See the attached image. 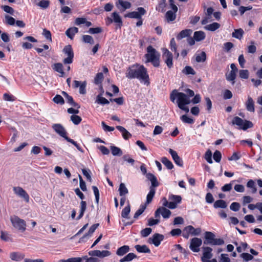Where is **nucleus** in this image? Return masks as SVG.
Segmentation results:
<instances>
[{
    "mask_svg": "<svg viewBox=\"0 0 262 262\" xmlns=\"http://www.w3.org/2000/svg\"><path fill=\"white\" fill-rule=\"evenodd\" d=\"M119 194L121 196H123L128 193V189L124 183H121L119 188Z\"/></svg>",
    "mask_w": 262,
    "mask_h": 262,
    "instance_id": "864d4df0",
    "label": "nucleus"
},
{
    "mask_svg": "<svg viewBox=\"0 0 262 262\" xmlns=\"http://www.w3.org/2000/svg\"><path fill=\"white\" fill-rule=\"evenodd\" d=\"M125 74L129 79L137 78L145 84L149 83L147 69L143 65L135 64L131 66L127 69Z\"/></svg>",
    "mask_w": 262,
    "mask_h": 262,
    "instance_id": "f03ea898",
    "label": "nucleus"
},
{
    "mask_svg": "<svg viewBox=\"0 0 262 262\" xmlns=\"http://www.w3.org/2000/svg\"><path fill=\"white\" fill-rule=\"evenodd\" d=\"M244 32L241 28L235 29L232 33V36L234 38L241 39L243 36Z\"/></svg>",
    "mask_w": 262,
    "mask_h": 262,
    "instance_id": "473e14b6",
    "label": "nucleus"
},
{
    "mask_svg": "<svg viewBox=\"0 0 262 262\" xmlns=\"http://www.w3.org/2000/svg\"><path fill=\"white\" fill-rule=\"evenodd\" d=\"M130 211V207L129 204H128L122 211L121 216L123 218L128 219V215Z\"/></svg>",
    "mask_w": 262,
    "mask_h": 262,
    "instance_id": "603ef678",
    "label": "nucleus"
},
{
    "mask_svg": "<svg viewBox=\"0 0 262 262\" xmlns=\"http://www.w3.org/2000/svg\"><path fill=\"white\" fill-rule=\"evenodd\" d=\"M78 32V29L76 27L69 28L66 32V34L70 38L73 39L74 35Z\"/></svg>",
    "mask_w": 262,
    "mask_h": 262,
    "instance_id": "e433bc0d",
    "label": "nucleus"
},
{
    "mask_svg": "<svg viewBox=\"0 0 262 262\" xmlns=\"http://www.w3.org/2000/svg\"><path fill=\"white\" fill-rule=\"evenodd\" d=\"M64 138L69 142L72 143L73 145H74L76 148L77 149L80 151V152H83V151L82 149V148L76 143V142H75V141H74L73 139L69 138L67 136H65L64 137Z\"/></svg>",
    "mask_w": 262,
    "mask_h": 262,
    "instance_id": "5fc2aeb1",
    "label": "nucleus"
},
{
    "mask_svg": "<svg viewBox=\"0 0 262 262\" xmlns=\"http://www.w3.org/2000/svg\"><path fill=\"white\" fill-rule=\"evenodd\" d=\"M82 40L84 43H90L93 45L94 43V40L93 38L89 35H84L82 37Z\"/></svg>",
    "mask_w": 262,
    "mask_h": 262,
    "instance_id": "3c124183",
    "label": "nucleus"
},
{
    "mask_svg": "<svg viewBox=\"0 0 262 262\" xmlns=\"http://www.w3.org/2000/svg\"><path fill=\"white\" fill-rule=\"evenodd\" d=\"M186 92L187 95L182 92H179L177 90H174L170 95V99L172 102H174L176 99H177L176 102L179 108L186 113H188L189 109L186 105L190 103V97L194 96V93L192 90L189 89L186 90Z\"/></svg>",
    "mask_w": 262,
    "mask_h": 262,
    "instance_id": "f257e3e1",
    "label": "nucleus"
},
{
    "mask_svg": "<svg viewBox=\"0 0 262 262\" xmlns=\"http://www.w3.org/2000/svg\"><path fill=\"white\" fill-rule=\"evenodd\" d=\"M63 53L67 56L63 60V62L64 64H71L73 61L74 58V52L71 45L66 46L62 50Z\"/></svg>",
    "mask_w": 262,
    "mask_h": 262,
    "instance_id": "423d86ee",
    "label": "nucleus"
},
{
    "mask_svg": "<svg viewBox=\"0 0 262 262\" xmlns=\"http://www.w3.org/2000/svg\"><path fill=\"white\" fill-rule=\"evenodd\" d=\"M99 226V224H95L93 225L90 228L88 232L86 234H85L80 239V240H82L83 238H86L89 236H91L92 234L95 232V230Z\"/></svg>",
    "mask_w": 262,
    "mask_h": 262,
    "instance_id": "f704fd0d",
    "label": "nucleus"
},
{
    "mask_svg": "<svg viewBox=\"0 0 262 262\" xmlns=\"http://www.w3.org/2000/svg\"><path fill=\"white\" fill-rule=\"evenodd\" d=\"M138 12L133 11L129 12L124 15L125 17H129L131 18L140 19L142 15H144L146 11L143 7H138L137 8Z\"/></svg>",
    "mask_w": 262,
    "mask_h": 262,
    "instance_id": "6e6552de",
    "label": "nucleus"
},
{
    "mask_svg": "<svg viewBox=\"0 0 262 262\" xmlns=\"http://www.w3.org/2000/svg\"><path fill=\"white\" fill-rule=\"evenodd\" d=\"M111 252L109 251L103 250H92L89 252V255L91 256H96L101 258L108 256L111 255Z\"/></svg>",
    "mask_w": 262,
    "mask_h": 262,
    "instance_id": "dca6fc26",
    "label": "nucleus"
},
{
    "mask_svg": "<svg viewBox=\"0 0 262 262\" xmlns=\"http://www.w3.org/2000/svg\"><path fill=\"white\" fill-rule=\"evenodd\" d=\"M62 94L64 96L68 103L70 104L73 106L77 107V108H80V105H78L77 103L75 102L73 98L71 96L69 95L66 92L64 91L62 92Z\"/></svg>",
    "mask_w": 262,
    "mask_h": 262,
    "instance_id": "b1692460",
    "label": "nucleus"
},
{
    "mask_svg": "<svg viewBox=\"0 0 262 262\" xmlns=\"http://www.w3.org/2000/svg\"><path fill=\"white\" fill-rule=\"evenodd\" d=\"M136 250L139 253H150V250L145 245H137L135 246Z\"/></svg>",
    "mask_w": 262,
    "mask_h": 262,
    "instance_id": "bb28decb",
    "label": "nucleus"
},
{
    "mask_svg": "<svg viewBox=\"0 0 262 262\" xmlns=\"http://www.w3.org/2000/svg\"><path fill=\"white\" fill-rule=\"evenodd\" d=\"M52 127L54 130L61 137L64 138L67 136L66 130L61 124L58 123L54 124Z\"/></svg>",
    "mask_w": 262,
    "mask_h": 262,
    "instance_id": "f3484780",
    "label": "nucleus"
},
{
    "mask_svg": "<svg viewBox=\"0 0 262 262\" xmlns=\"http://www.w3.org/2000/svg\"><path fill=\"white\" fill-rule=\"evenodd\" d=\"M146 177L147 179L151 182V185L150 187H152V188H155V187L159 186L157 179L155 175L151 173H148L146 174Z\"/></svg>",
    "mask_w": 262,
    "mask_h": 262,
    "instance_id": "4be33fe9",
    "label": "nucleus"
},
{
    "mask_svg": "<svg viewBox=\"0 0 262 262\" xmlns=\"http://www.w3.org/2000/svg\"><path fill=\"white\" fill-rule=\"evenodd\" d=\"M169 152L171 155L175 163L180 166H182L183 161L178 156L177 152L171 148L169 149Z\"/></svg>",
    "mask_w": 262,
    "mask_h": 262,
    "instance_id": "a211bd4d",
    "label": "nucleus"
},
{
    "mask_svg": "<svg viewBox=\"0 0 262 262\" xmlns=\"http://www.w3.org/2000/svg\"><path fill=\"white\" fill-rule=\"evenodd\" d=\"M245 105L246 109L248 111L250 112H254V102L250 96L248 97V99L245 103Z\"/></svg>",
    "mask_w": 262,
    "mask_h": 262,
    "instance_id": "6ab92c4d",
    "label": "nucleus"
},
{
    "mask_svg": "<svg viewBox=\"0 0 262 262\" xmlns=\"http://www.w3.org/2000/svg\"><path fill=\"white\" fill-rule=\"evenodd\" d=\"M86 82L74 80L72 86L74 89L79 88V92L80 94L84 95L86 93Z\"/></svg>",
    "mask_w": 262,
    "mask_h": 262,
    "instance_id": "9b49d317",
    "label": "nucleus"
},
{
    "mask_svg": "<svg viewBox=\"0 0 262 262\" xmlns=\"http://www.w3.org/2000/svg\"><path fill=\"white\" fill-rule=\"evenodd\" d=\"M10 222L13 227L17 230L24 232L26 230V222L16 215H13L10 217Z\"/></svg>",
    "mask_w": 262,
    "mask_h": 262,
    "instance_id": "20e7f679",
    "label": "nucleus"
},
{
    "mask_svg": "<svg viewBox=\"0 0 262 262\" xmlns=\"http://www.w3.org/2000/svg\"><path fill=\"white\" fill-rule=\"evenodd\" d=\"M104 78L103 74L102 73H98L97 74L94 79V83L96 84H101Z\"/></svg>",
    "mask_w": 262,
    "mask_h": 262,
    "instance_id": "4d7b16f0",
    "label": "nucleus"
},
{
    "mask_svg": "<svg viewBox=\"0 0 262 262\" xmlns=\"http://www.w3.org/2000/svg\"><path fill=\"white\" fill-rule=\"evenodd\" d=\"M169 200L170 202H173L177 207V204L181 203L182 198L180 195L171 194L169 196Z\"/></svg>",
    "mask_w": 262,
    "mask_h": 262,
    "instance_id": "58836bf2",
    "label": "nucleus"
},
{
    "mask_svg": "<svg viewBox=\"0 0 262 262\" xmlns=\"http://www.w3.org/2000/svg\"><path fill=\"white\" fill-rule=\"evenodd\" d=\"M137 256L133 253H129L120 260V262L130 261Z\"/></svg>",
    "mask_w": 262,
    "mask_h": 262,
    "instance_id": "09e8293b",
    "label": "nucleus"
},
{
    "mask_svg": "<svg viewBox=\"0 0 262 262\" xmlns=\"http://www.w3.org/2000/svg\"><path fill=\"white\" fill-rule=\"evenodd\" d=\"M185 230L188 231L190 234L194 236L199 235L201 233V229L200 228H194L191 225L186 226Z\"/></svg>",
    "mask_w": 262,
    "mask_h": 262,
    "instance_id": "412c9836",
    "label": "nucleus"
},
{
    "mask_svg": "<svg viewBox=\"0 0 262 262\" xmlns=\"http://www.w3.org/2000/svg\"><path fill=\"white\" fill-rule=\"evenodd\" d=\"M162 57L165 63L166 64L168 68H171L173 66V55L172 53L166 48L162 49Z\"/></svg>",
    "mask_w": 262,
    "mask_h": 262,
    "instance_id": "0eeeda50",
    "label": "nucleus"
},
{
    "mask_svg": "<svg viewBox=\"0 0 262 262\" xmlns=\"http://www.w3.org/2000/svg\"><path fill=\"white\" fill-rule=\"evenodd\" d=\"M193 37L196 41H200L204 39L205 38V34L202 31H195L194 33Z\"/></svg>",
    "mask_w": 262,
    "mask_h": 262,
    "instance_id": "2f4dec72",
    "label": "nucleus"
},
{
    "mask_svg": "<svg viewBox=\"0 0 262 262\" xmlns=\"http://www.w3.org/2000/svg\"><path fill=\"white\" fill-rule=\"evenodd\" d=\"M112 16L113 17V19H111V22H112L113 21L117 24H120V25H122V21L121 18L117 12H113L112 13Z\"/></svg>",
    "mask_w": 262,
    "mask_h": 262,
    "instance_id": "de8ad7c7",
    "label": "nucleus"
},
{
    "mask_svg": "<svg viewBox=\"0 0 262 262\" xmlns=\"http://www.w3.org/2000/svg\"><path fill=\"white\" fill-rule=\"evenodd\" d=\"M116 128L122 133L123 138L125 140H128L132 137V135L124 127L118 125L116 126Z\"/></svg>",
    "mask_w": 262,
    "mask_h": 262,
    "instance_id": "393cba45",
    "label": "nucleus"
},
{
    "mask_svg": "<svg viewBox=\"0 0 262 262\" xmlns=\"http://www.w3.org/2000/svg\"><path fill=\"white\" fill-rule=\"evenodd\" d=\"M161 162L168 169H171L173 167L172 162L166 157H163Z\"/></svg>",
    "mask_w": 262,
    "mask_h": 262,
    "instance_id": "8fccbe9b",
    "label": "nucleus"
},
{
    "mask_svg": "<svg viewBox=\"0 0 262 262\" xmlns=\"http://www.w3.org/2000/svg\"><path fill=\"white\" fill-rule=\"evenodd\" d=\"M182 72L186 75L191 74L194 75L195 74L194 70L190 66H186L183 70Z\"/></svg>",
    "mask_w": 262,
    "mask_h": 262,
    "instance_id": "13d9d810",
    "label": "nucleus"
},
{
    "mask_svg": "<svg viewBox=\"0 0 262 262\" xmlns=\"http://www.w3.org/2000/svg\"><path fill=\"white\" fill-rule=\"evenodd\" d=\"M176 12L172 10L168 11L165 14V18L168 23L174 21L176 18Z\"/></svg>",
    "mask_w": 262,
    "mask_h": 262,
    "instance_id": "cd10ccee",
    "label": "nucleus"
},
{
    "mask_svg": "<svg viewBox=\"0 0 262 262\" xmlns=\"http://www.w3.org/2000/svg\"><path fill=\"white\" fill-rule=\"evenodd\" d=\"M192 32V30L187 29L181 31L177 36L178 40H181L184 38L189 36Z\"/></svg>",
    "mask_w": 262,
    "mask_h": 262,
    "instance_id": "aec40b11",
    "label": "nucleus"
},
{
    "mask_svg": "<svg viewBox=\"0 0 262 262\" xmlns=\"http://www.w3.org/2000/svg\"><path fill=\"white\" fill-rule=\"evenodd\" d=\"M221 25L217 23H213L204 27V29L210 31H214L220 27Z\"/></svg>",
    "mask_w": 262,
    "mask_h": 262,
    "instance_id": "72a5a7b5",
    "label": "nucleus"
},
{
    "mask_svg": "<svg viewBox=\"0 0 262 262\" xmlns=\"http://www.w3.org/2000/svg\"><path fill=\"white\" fill-rule=\"evenodd\" d=\"M181 120L188 124H192L194 122V120L192 118L188 117L186 115H184L181 117Z\"/></svg>",
    "mask_w": 262,
    "mask_h": 262,
    "instance_id": "69168bd1",
    "label": "nucleus"
},
{
    "mask_svg": "<svg viewBox=\"0 0 262 262\" xmlns=\"http://www.w3.org/2000/svg\"><path fill=\"white\" fill-rule=\"evenodd\" d=\"M162 205L163 207H168L169 209H173L176 208V205L173 202H168L166 198L162 199Z\"/></svg>",
    "mask_w": 262,
    "mask_h": 262,
    "instance_id": "79ce46f5",
    "label": "nucleus"
},
{
    "mask_svg": "<svg viewBox=\"0 0 262 262\" xmlns=\"http://www.w3.org/2000/svg\"><path fill=\"white\" fill-rule=\"evenodd\" d=\"M249 74V71L247 70H241L239 71V77L242 79H247Z\"/></svg>",
    "mask_w": 262,
    "mask_h": 262,
    "instance_id": "338daca9",
    "label": "nucleus"
},
{
    "mask_svg": "<svg viewBox=\"0 0 262 262\" xmlns=\"http://www.w3.org/2000/svg\"><path fill=\"white\" fill-rule=\"evenodd\" d=\"M202 244V241L201 238L194 237L190 240L189 248L194 252H198L200 250V247Z\"/></svg>",
    "mask_w": 262,
    "mask_h": 262,
    "instance_id": "1a4fd4ad",
    "label": "nucleus"
},
{
    "mask_svg": "<svg viewBox=\"0 0 262 262\" xmlns=\"http://www.w3.org/2000/svg\"><path fill=\"white\" fill-rule=\"evenodd\" d=\"M170 47L171 50L174 52L175 57L178 58L179 56V53L177 50V46L174 38H172L170 40Z\"/></svg>",
    "mask_w": 262,
    "mask_h": 262,
    "instance_id": "a878e982",
    "label": "nucleus"
},
{
    "mask_svg": "<svg viewBox=\"0 0 262 262\" xmlns=\"http://www.w3.org/2000/svg\"><path fill=\"white\" fill-rule=\"evenodd\" d=\"M171 213V211L165 207H160L155 211V216L156 218H160V214H161L163 218L168 219L170 217Z\"/></svg>",
    "mask_w": 262,
    "mask_h": 262,
    "instance_id": "9d476101",
    "label": "nucleus"
},
{
    "mask_svg": "<svg viewBox=\"0 0 262 262\" xmlns=\"http://www.w3.org/2000/svg\"><path fill=\"white\" fill-rule=\"evenodd\" d=\"M112 154L114 156H121L122 155V150L115 146H111L110 147Z\"/></svg>",
    "mask_w": 262,
    "mask_h": 262,
    "instance_id": "37998d69",
    "label": "nucleus"
},
{
    "mask_svg": "<svg viewBox=\"0 0 262 262\" xmlns=\"http://www.w3.org/2000/svg\"><path fill=\"white\" fill-rule=\"evenodd\" d=\"M129 250V247L128 246L124 245L119 248L116 252V254L118 256H122L127 253Z\"/></svg>",
    "mask_w": 262,
    "mask_h": 262,
    "instance_id": "c9c22d12",
    "label": "nucleus"
},
{
    "mask_svg": "<svg viewBox=\"0 0 262 262\" xmlns=\"http://www.w3.org/2000/svg\"><path fill=\"white\" fill-rule=\"evenodd\" d=\"M219 262H230V259L227 254H221Z\"/></svg>",
    "mask_w": 262,
    "mask_h": 262,
    "instance_id": "774afa93",
    "label": "nucleus"
},
{
    "mask_svg": "<svg viewBox=\"0 0 262 262\" xmlns=\"http://www.w3.org/2000/svg\"><path fill=\"white\" fill-rule=\"evenodd\" d=\"M71 120L73 122V123L75 125L79 124L81 121V118L80 116L73 115L70 117Z\"/></svg>",
    "mask_w": 262,
    "mask_h": 262,
    "instance_id": "680f3d73",
    "label": "nucleus"
},
{
    "mask_svg": "<svg viewBox=\"0 0 262 262\" xmlns=\"http://www.w3.org/2000/svg\"><path fill=\"white\" fill-rule=\"evenodd\" d=\"M13 190L15 194L20 198H23L26 202H29V196L23 188L19 186L14 187L13 188Z\"/></svg>",
    "mask_w": 262,
    "mask_h": 262,
    "instance_id": "f8f14e48",
    "label": "nucleus"
},
{
    "mask_svg": "<svg viewBox=\"0 0 262 262\" xmlns=\"http://www.w3.org/2000/svg\"><path fill=\"white\" fill-rule=\"evenodd\" d=\"M213 207L215 208H220L224 209L227 207V205L226 202L224 200H219L216 201L214 202V203L213 204Z\"/></svg>",
    "mask_w": 262,
    "mask_h": 262,
    "instance_id": "a19ab883",
    "label": "nucleus"
},
{
    "mask_svg": "<svg viewBox=\"0 0 262 262\" xmlns=\"http://www.w3.org/2000/svg\"><path fill=\"white\" fill-rule=\"evenodd\" d=\"M240 257L242 258L244 261L247 262L249 260L253 259V256L248 253H243L240 255Z\"/></svg>",
    "mask_w": 262,
    "mask_h": 262,
    "instance_id": "e2e57ef3",
    "label": "nucleus"
},
{
    "mask_svg": "<svg viewBox=\"0 0 262 262\" xmlns=\"http://www.w3.org/2000/svg\"><path fill=\"white\" fill-rule=\"evenodd\" d=\"M53 101L56 104H63L64 103L63 98L59 95H56L54 97Z\"/></svg>",
    "mask_w": 262,
    "mask_h": 262,
    "instance_id": "0e129e2a",
    "label": "nucleus"
},
{
    "mask_svg": "<svg viewBox=\"0 0 262 262\" xmlns=\"http://www.w3.org/2000/svg\"><path fill=\"white\" fill-rule=\"evenodd\" d=\"M25 255L18 252H13L10 254V258L13 260L19 261L23 259Z\"/></svg>",
    "mask_w": 262,
    "mask_h": 262,
    "instance_id": "4c0bfd02",
    "label": "nucleus"
},
{
    "mask_svg": "<svg viewBox=\"0 0 262 262\" xmlns=\"http://www.w3.org/2000/svg\"><path fill=\"white\" fill-rule=\"evenodd\" d=\"M86 208V203L85 201H82L80 202V211L79 214L77 217V220H80L83 215L84 212H85Z\"/></svg>",
    "mask_w": 262,
    "mask_h": 262,
    "instance_id": "a18cd8bd",
    "label": "nucleus"
},
{
    "mask_svg": "<svg viewBox=\"0 0 262 262\" xmlns=\"http://www.w3.org/2000/svg\"><path fill=\"white\" fill-rule=\"evenodd\" d=\"M5 22L7 25L12 26L14 25L15 23V19L8 15H6L5 16Z\"/></svg>",
    "mask_w": 262,
    "mask_h": 262,
    "instance_id": "052dcab7",
    "label": "nucleus"
},
{
    "mask_svg": "<svg viewBox=\"0 0 262 262\" xmlns=\"http://www.w3.org/2000/svg\"><path fill=\"white\" fill-rule=\"evenodd\" d=\"M232 123L233 125L238 126L240 129H242L243 130H246L247 129L253 126V123L247 120H243L237 116L235 117L233 119Z\"/></svg>",
    "mask_w": 262,
    "mask_h": 262,
    "instance_id": "39448f33",
    "label": "nucleus"
},
{
    "mask_svg": "<svg viewBox=\"0 0 262 262\" xmlns=\"http://www.w3.org/2000/svg\"><path fill=\"white\" fill-rule=\"evenodd\" d=\"M205 241H204V244L208 245L207 242H211L215 238V235L211 232L206 231L205 233Z\"/></svg>",
    "mask_w": 262,
    "mask_h": 262,
    "instance_id": "c03bdc74",
    "label": "nucleus"
},
{
    "mask_svg": "<svg viewBox=\"0 0 262 262\" xmlns=\"http://www.w3.org/2000/svg\"><path fill=\"white\" fill-rule=\"evenodd\" d=\"M164 239V236L159 233L154 234L152 237L148 239V243L154 244L156 247L160 245L161 241Z\"/></svg>",
    "mask_w": 262,
    "mask_h": 262,
    "instance_id": "ddd939ff",
    "label": "nucleus"
},
{
    "mask_svg": "<svg viewBox=\"0 0 262 262\" xmlns=\"http://www.w3.org/2000/svg\"><path fill=\"white\" fill-rule=\"evenodd\" d=\"M53 69L56 72L59 73L60 77H64L65 73L63 70V65L61 63H54L52 66Z\"/></svg>",
    "mask_w": 262,
    "mask_h": 262,
    "instance_id": "5701e85b",
    "label": "nucleus"
},
{
    "mask_svg": "<svg viewBox=\"0 0 262 262\" xmlns=\"http://www.w3.org/2000/svg\"><path fill=\"white\" fill-rule=\"evenodd\" d=\"M156 190L152 187H150V191L146 196V201L145 204L147 205L150 203L155 196Z\"/></svg>",
    "mask_w": 262,
    "mask_h": 262,
    "instance_id": "7c9ffc66",
    "label": "nucleus"
},
{
    "mask_svg": "<svg viewBox=\"0 0 262 262\" xmlns=\"http://www.w3.org/2000/svg\"><path fill=\"white\" fill-rule=\"evenodd\" d=\"M247 187L251 189L252 193H255L256 192L257 189L255 187V183L252 180H250L249 181H248V182L247 183Z\"/></svg>",
    "mask_w": 262,
    "mask_h": 262,
    "instance_id": "bf43d9fd",
    "label": "nucleus"
},
{
    "mask_svg": "<svg viewBox=\"0 0 262 262\" xmlns=\"http://www.w3.org/2000/svg\"><path fill=\"white\" fill-rule=\"evenodd\" d=\"M203 255L201 257V260L202 262H205L208 259H210L212 257V249L209 247H203Z\"/></svg>",
    "mask_w": 262,
    "mask_h": 262,
    "instance_id": "2eb2a0df",
    "label": "nucleus"
},
{
    "mask_svg": "<svg viewBox=\"0 0 262 262\" xmlns=\"http://www.w3.org/2000/svg\"><path fill=\"white\" fill-rule=\"evenodd\" d=\"M34 3L37 6L40 7L43 9L48 8L50 4V2L48 0H41L38 3H36V0H34Z\"/></svg>",
    "mask_w": 262,
    "mask_h": 262,
    "instance_id": "c756f323",
    "label": "nucleus"
},
{
    "mask_svg": "<svg viewBox=\"0 0 262 262\" xmlns=\"http://www.w3.org/2000/svg\"><path fill=\"white\" fill-rule=\"evenodd\" d=\"M236 76V73H234V72H230L228 74H226V79L230 81L232 84H234L235 83V79Z\"/></svg>",
    "mask_w": 262,
    "mask_h": 262,
    "instance_id": "49530a36",
    "label": "nucleus"
},
{
    "mask_svg": "<svg viewBox=\"0 0 262 262\" xmlns=\"http://www.w3.org/2000/svg\"><path fill=\"white\" fill-rule=\"evenodd\" d=\"M206 60V54L205 52L202 51L200 53L195 55V60L197 62H203Z\"/></svg>",
    "mask_w": 262,
    "mask_h": 262,
    "instance_id": "ea45409f",
    "label": "nucleus"
},
{
    "mask_svg": "<svg viewBox=\"0 0 262 262\" xmlns=\"http://www.w3.org/2000/svg\"><path fill=\"white\" fill-rule=\"evenodd\" d=\"M95 102L99 104L105 105L108 104L110 103V101L104 97H103L102 94H100L97 96Z\"/></svg>",
    "mask_w": 262,
    "mask_h": 262,
    "instance_id": "c85d7f7f",
    "label": "nucleus"
},
{
    "mask_svg": "<svg viewBox=\"0 0 262 262\" xmlns=\"http://www.w3.org/2000/svg\"><path fill=\"white\" fill-rule=\"evenodd\" d=\"M147 53L145 55L146 62H151L155 67L160 66V53L151 46L147 48Z\"/></svg>",
    "mask_w": 262,
    "mask_h": 262,
    "instance_id": "7ed1b4c3",
    "label": "nucleus"
},
{
    "mask_svg": "<svg viewBox=\"0 0 262 262\" xmlns=\"http://www.w3.org/2000/svg\"><path fill=\"white\" fill-rule=\"evenodd\" d=\"M207 243L210 245H222L224 244V241L222 238H214L212 241L207 242Z\"/></svg>",
    "mask_w": 262,
    "mask_h": 262,
    "instance_id": "6e6d98bb",
    "label": "nucleus"
},
{
    "mask_svg": "<svg viewBox=\"0 0 262 262\" xmlns=\"http://www.w3.org/2000/svg\"><path fill=\"white\" fill-rule=\"evenodd\" d=\"M115 4L117 8L121 11H124L126 9H130L132 7L130 2L123 0H118Z\"/></svg>",
    "mask_w": 262,
    "mask_h": 262,
    "instance_id": "4468645a",
    "label": "nucleus"
}]
</instances>
